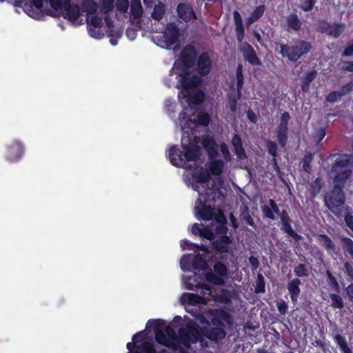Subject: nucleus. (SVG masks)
<instances>
[{
  "mask_svg": "<svg viewBox=\"0 0 353 353\" xmlns=\"http://www.w3.org/2000/svg\"><path fill=\"white\" fill-rule=\"evenodd\" d=\"M208 314L214 326L201 327L195 321H190L178 330L179 345L181 344L185 349L190 350L192 345L198 342L202 347H208L204 337L216 343L225 338L226 329L234 327V319L232 315L224 308L210 310Z\"/></svg>",
  "mask_w": 353,
  "mask_h": 353,
  "instance_id": "1",
  "label": "nucleus"
},
{
  "mask_svg": "<svg viewBox=\"0 0 353 353\" xmlns=\"http://www.w3.org/2000/svg\"><path fill=\"white\" fill-rule=\"evenodd\" d=\"M148 325L154 328L155 340L159 344L174 350L179 349L178 335L172 326L166 325L165 321L150 320Z\"/></svg>",
  "mask_w": 353,
  "mask_h": 353,
  "instance_id": "2",
  "label": "nucleus"
},
{
  "mask_svg": "<svg viewBox=\"0 0 353 353\" xmlns=\"http://www.w3.org/2000/svg\"><path fill=\"white\" fill-rule=\"evenodd\" d=\"M336 157L331 168L332 172L336 174L333 179V188L343 190L347 179L352 174V171L349 168L352 163L350 156L334 154L330 155V157Z\"/></svg>",
  "mask_w": 353,
  "mask_h": 353,
  "instance_id": "3",
  "label": "nucleus"
},
{
  "mask_svg": "<svg viewBox=\"0 0 353 353\" xmlns=\"http://www.w3.org/2000/svg\"><path fill=\"white\" fill-rule=\"evenodd\" d=\"M220 194V191L209 187L205 190L203 193L199 194L200 198L198 201H199L200 205L195 207L199 219L203 221H210L214 219V209L210 205H208V203L214 202L216 201V194Z\"/></svg>",
  "mask_w": 353,
  "mask_h": 353,
  "instance_id": "4",
  "label": "nucleus"
},
{
  "mask_svg": "<svg viewBox=\"0 0 353 353\" xmlns=\"http://www.w3.org/2000/svg\"><path fill=\"white\" fill-rule=\"evenodd\" d=\"M280 46L279 54L292 62H296L301 57L307 54L312 48L310 42L297 39L292 45L278 43Z\"/></svg>",
  "mask_w": 353,
  "mask_h": 353,
  "instance_id": "5",
  "label": "nucleus"
},
{
  "mask_svg": "<svg viewBox=\"0 0 353 353\" xmlns=\"http://www.w3.org/2000/svg\"><path fill=\"white\" fill-rule=\"evenodd\" d=\"M325 206L336 216H342L345 202V194L343 190L332 188L324 196Z\"/></svg>",
  "mask_w": 353,
  "mask_h": 353,
  "instance_id": "6",
  "label": "nucleus"
},
{
  "mask_svg": "<svg viewBox=\"0 0 353 353\" xmlns=\"http://www.w3.org/2000/svg\"><path fill=\"white\" fill-rule=\"evenodd\" d=\"M214 272H209L205 275L207 282L214 285H222L224 283L223 278L229 276L230 270L228 267L222 261H216L213 265Z\"/></svg>",
  "mask_w": 353,
  "mask_h": 353,
  "instance_id": "7",
  "label": "nucleus"
},
{
  "mask_svg": "<svg viewBox=\"0 0 353 353\" xmlns=\"http://www.w3.org/2000/svg\"><path fill=\"white\" fill-rule=\"evenodd\" d=\"M179 76L180 79L178 81V88L186 92H189L190 90L199 86L203 81V79L201 77L196 74H192L188 70H183V72L179 74Z\"/></svg>",
  "mask_w": 353,
  "mask_h": 353,
  "instance_id": "8",
  "label": "nucleus"
},
{
  "mask_svg": "<svg viewBox=\"0 0 353 353\" xmlns=\"http://www.w3.org/2000/svg\"><path fill=\"white\" fill-rule=\"evenodd\" d=\"M290 119V116L289 112H284L282 113L280 122L276 129L277 141L281 148H285L288 143Z\"/></svg>",
  "mask_w": 353,
  "mask_h": 353,
  "instance_id": "9",
  "label": "nucleus"
},
{
  "mask_svg": "<svg viewBox=\"0 0 353 353\" xmlns=\"http://www.w3.org/2000/svg\"><path fill=\"white\" fill-rule=\"evenodd\" d=\"M185 162L196 161L201 156V150L198 143L194 139H189L187 143H182Z\"/></svg>",
  "mask_w": 353,
  "mask_h": 353,
  "instance_id": "10",
  "label": "nucleus"
},
{
  "mask_svg": "<svg viewBox=\"0 0 353 353\" xmlns=\"http://www.w3.org/2000/svg\"><path fill=\"white\" fill-rule=\"evenodd\" d=\"M197 75L201 77L208 76L212 70V61L208 52H201L195 63Z\"/></svg>",
  "mask_w": 353,
  "mask_h": 353,
  "instance_id": "11",
  "label": "nucleus"
},
{
  "mask_svg": "<svg viewBox=\"0 0 353 353\" xmlns=\"http://www.w3.org/2000/svg\"><path fill=\"white\" fill-rule=\"evenodd\" d=\"M196 48L191 43L187 44L181 52V61L186 68H192L198 58Z\"/></svg>",
  "mask_w": 353,
  "mask_h": 353,
  "instance_id": "12",
  "label": "nucleus"
},
{
  "mask_svg": "<svg viewBox=\"0 0 353 353\" xmlns=\"http://www.w3.org/2000/svg\"><path fill=\"white\" fill-rule=\"evenodd\" d=\"M239 50L243 54L245 61H248L252 65L261 66L262 65L261 61L256 55L253 47L248 42L239 43Z\"/></svg>",
  "mask_w": 353,
  "mask_h": 353,
  "instance_id": "13",
  "label": "nucleus"
},
{
  "mask_svg": "<svg viewBox=\"0 0 353 353\" xmlns=\"http://www.w3.org/2000/svg\"><path fill=\"white\" fill-rule=\"evenodd\" d=\"M281 230L291 236L295 242L299 243L302 239V236L296 232L291 225L292 220L286 210H283L280 214Z\"/></svg>",
  "mask_w": 353,
  "mask_h": 353,
  "instance_id": "14",
  "label": "nucleus"
},
{
  "mask_svg": "<svg viewBox=\"0 0 353 353\" xmlns=\"http://www.w3.org/2000/svg\"><path fill=\"white\" fill-rule=\"evenodd\" d=\"M6 160L10 163L19 161L23 154L24 148L22 143L19 141H13L6 148Z\"/></svg>",
  "mask_w": 353,
  "mask_h": 353,
  "instance_id": "15",
  "label": "nucleus"
},
{
  "mask_svg": "<svg viewBox=\"0 0 353 353\" xmlns=\"http://www.w3.org/2000/svg\"><path fill=\"white\" fill-rule=\"evenodd\" d=\"M179 29L174 22L168 23L163 32V37L167 47L171 48L178 41Z\"/></svg>",
  "mask_w": 353,
  "mask_h": 353,
  "instance_id": "16",
  "label": "nucleus"
},
{
  "mask_svg": "<svg viewBox=\"0 0 353 353\" xmlns=\"http://www.w3.org/2000/svg\"><path fill=\"white\" fill-rule=\"evenodd\" d=\"M232 243V238L230 236H220L212 241V248L214 251L225 254L230 252V245Z\"/></svg>",
  "mask_w": 353,
  "mask_h": 353,
  "instance_id": "17",
  "label": "nucleus"
},
{
  "mask_svg": "<svg viewBox=\"0 0 353 353\" xmlns=\"http://www.w3.org/2000/svg\"><path fill=\"white\" fill-rule=\"evenodd\" d=\"M167 157L170 163L176 168H184L185 162L183 157V150L178 148L176 145L170 148Z\"/></svg>",
  "mask_w": 353,
  "mask_h": 353,
  "instance_id": "18",
  "label": "nucleus"
},
{
  "mask_svg": "<svg viewBox=\"0 0 353 353\" xmlns=\"http://www.w3.org/2000/svg\"><path fill=\"white\" fill-rule=\"evenodd\" d=\"M201 145L210 159H216L219 156L218 145L213 137L210 135L203 136L201 139Z\"/></svg>",
  "mask_w": 353,
  "mask_h": 353,
  "instance_id": "19",
  "label": "nucleus"
},
{
  "mask_svg": "<svg viewBox=\"0 0 353 353\" xmlns=\"http://www.w3.org/2000/svg\"><path fill=\"white\" fill-rule=\"evenodd\" d=\"M176 12L179 17L185 22L196 19L193 8L185 3H179L177 5Z\"/></svg>",
  "mask_w": 353,
  "mask_h": 353,
  "instance_id": "20",
  "label": "nucleus"
},
{
  "mask_svg": "<svg viewBox=\"0 0 353 353\" xmlns=\"http://www.w3.org/2000/svg\"><path fill=\"white\" fill-rule=\"evenodd\" d=\"M301 282L299 278H295L288 283L287 289L293 304H296L301 293L300 285Z\"/></svg>",
  "mask_w": 353,
  "mask_h": 353,
  "instance_id": "21",
  "label": "nucleus"
},
{
  "mask_svg": "<svg viewBox=\"0 0 353 353\" xmlns=\"http://www.w3.org/2000/svg\"><path fill=\"white\" fill-rule=\"evenodd\" d=\"M233 19L234 21V30L238 43H241L245 37V28L243 20L240 13L237 10L233 12Z\"/></svg>",
  "mask_w": 353,
  "mask_h": 353,
  "instance_id": "22",
  "label": "nucleus"
},
{
  "mask_svg": "<svg viewBox=\"0 0 353 353\" xmlns=\"http://www.w3.org/2000/svg\"><path fill=\"white\" fill-rule=\"evenodd\" d=\"M234 152L239 159H244L247 157L245 149L243 146L242 139L238 134H234L231 141Z\"/></svg>",
  "mask_w": 353,
  "mask_h": 353,
  "instance_id": "23",
  "label": "nucleus"
},
{
  "mask_svg": "<svg viewBox=\"0 0 353 353\" xmlns=\"http://www.w3.org/2000/svg\"><path fill=\"white\" fill-rule=\"evenodd\" d=\"M63 9L65 11V17H68L70 21L74 22L79 19L80 9L77 4H71L70 2H68L64 5Z\"/></svg>",
  "mask_w": 353,
  "mask_h": 353,
  "instance_id": "24",
  "label": "nucleus"
},
{
  "mask_svg": "<svg viewBox=\"0 0 353 353\" xmlns=\"http://www.w3.org/2000/svg\"><path fill=\"white\" fill-rule=\"evenodd\" d=\"M181 301L183 303H187L190 305H196L199 304H205V299L196 294L183 293L181 296Z\"/></svg>",
  "mask_w": 353,
  "mask_h": 353,
  "instance_id": "25",
  "label": "nucleus"
},
{
  "mask_svg": "<svg viewBox=\"0 0 353 353\" xmlns=\"http://www.w3.org/2000/svg\"><path fill=\"white\" fill-rule=\"evenodd\" d=\"M316 76L317 71L312 70L306 72L301 77L300 87L303 92H307L309 91L310 85Z\"/></svg>",
  "mask_w": 353,
  "mask_h": 353,
  "instance_id": "26",
  "label": "nucleus"
},
{
  "mask_svg": "<svg viewBox=\"0 0 353 353\" xmlns=\"http://www.w3.org/2000/svg\"><path fill=\"white\" fill-rule=\"evenodd\" d=\"M166 11L165 4L160 0L154 4L153 12L151 13V18L155 21H160L165 16Z\"/></svg>",
  "mask_w": 353,
  "mask_h": 353,
  "instance_id": "27",
  "label": "nucleus"
},
{
  "mask_svg": "<svg viewBox=\"0 0 353 353\" xmlns=\"http://www.w3.org/2000/svg\"><path fill=\"white\" fill-rule=\"evenodd\" d=\"M285 21L288 28L290 30L297 32L301 29L302 22L295 12L288 14L285 19Z\"/></svg>",
  "mask_w": 353,
  "mask_h": 353,
  "instance_id": "28",
  "label": "nucleus"
},
{
  "mask_svg": "<svg viewBox=\"0 0 353 353\" xmlns=\"http://www.w3.org/2000/svg\"><path fill=\"white\" fill-rule=\"evenodd\" d=\"M317 240L322 247H323L327 252H334L336 251V245L332 241L331 238L325 234H319L317 236Z\"/></svg>",
  "mask_w": 353,
  "mask_h": 353,
  "instance_id": "29",
  "label": "nucleus"
},
{
  "mask_svg": "<svg viewBox=\"0 0 353 353\" xmlns=\"http://www.w3.org/2000/svg\"><path fill=\"white\" fill-rule=\"evenodd\" d=\"M192 178L196 183H205L210 181V174L207 170L203 168H201L198 171L193 172Z\"/></svg>",
  "mask_w": 353,
  "mask_h": 353,
  "instance_id": "30",
  "label": "nucleus"
},
{
  "mask_svg": "<svg viewBox=\"0 0 353 353\" xmlns=\"http://www.w3.org/2000/svg\"><path fill=\"white\" fill-rule=\"evenodd\" d=\"M209 163V171L213 175L219 176L222 174L225 164L222 160L215 159Z\"/></svg>",
  "mask_w": 353,
  "mask_h": 353,
  "instance_id": "31",
  "label": "nucleus"
},
{
  "mask_svg": "<svg viewBox=\"0 0 353 353\" xmlns=\"http://www.w3.org/2000/svg\"><path fill=\"white\" fill-rule=\"evenodd\" d=\"M191 263L192 268L196 270H204L208 268L205 257L200 253H197L193 256Z\"/></svg>",
  "mask_w": 353,
  "mask_h": 353,
  "instance_id": "32",
  "label": "nucleus"
},
{
  "mask_svg": "<svg viewBox=\"0 0 353 353\" xmlns=\"http://www.w3.org/2000/svg\"><path fill=\"white\" fill-rule=\"evenodd\" d=\"M130 12L134 19H139L143 15V9L140 0H132Z\"/></svg>",
  "mask_w": 353,
  "mask_h": 353,
  "instance_id": "33",
  "label": "nucleus"
},
{
  "mask_svg": "<svg viewBox=\"0 0 353 353\" xmlns=\"http://www.w3.org/2000/svg\"><path fill=\"white\" fill-rule=\"evenodd\" d=\"M265 12V5H260L250 13V16L247 19L246 24L250 26L259 20L263 15Z\"/></svg>",
  "mask_w": 353,
  "mask_h": 353,
  "instance_id": "34",
  "label": "nucleus"
},
{
  "mask_svg": "<svg viewBox=\"0 0 353 353\" xmlns=\"http://www.w3.org/2000/svg\"><path fill=\"white\" fill-rule=\"evenodd\" d=\"M139 348L145 353H169L168 351L165 349L161 350L159 352L155 350L153 343L151 341H144L141 343V346H139ZM128 353H143L139 351H135V352H128Z\"/></svg>",
  "mask_w": 353,
  "mask_h": 353,
  "instance_id": "35",
  "label": "nucleus"
},
{
  "mask_svg": "<svg viewBox=\"0 0 353 353\" xmlns=\"http://www.w3.org/2000/svg\"><path fill=\"white\" fill-rule=\"evenodd\" d=\"M236 92L239 95V98L241 97V90L243 86L244 77L243 74V66L241 64H239L236 71Z\"/></svg>",
  "mask_w": 353,
  "mask_h": 353,
  "instance_id": "36",
  "label": "nucleus"
},
{
  "mask_svg": "<svg viewBox=\"0 0 353 353\" xmlns=\"http://www.w3.org/2000/svg\"><path fill=\"white\" fill-rule=\"evenodd\" d=\"M334 340L337 345L340 347L342 353H352V351L349 347L346 341V339L344 336L336 334L334 336Z\"/></svg>",
  "mask_w": 353,
  "mask_h": 353,
  "instance_id": "37",
  "label": "nucleus"
},
{
  "mask_svg": "<svg viewBox=\"0 0 353 353\" xmlns=\"http://www.w3.org/2000/svg\"><path fill=\"white\" fill-rule=\"evenodd\" d=\"M313 154H312L311 152H307L306 154H305L301 160L303 170L308 174L311 173L312 170L311 163L313 161Z\"/></svg>",
  "mask_w": 353,
  "mask_h": 353,
  "instance_id": "38",
  "label": "nucleus"
},
{
  "mask_svg": "<svg viewBox=\"0 0 353 353\" xmlns=\"http://www.w3.org/2000/svg\"><path fill=\"white\" fill-rule=\"evenodd\" d=\"M82 6L89 14H95L98 9V5L94 0H83Z\"/></svg>",
  "mask_w": 353,
  "mask_h": 353,
  "instance_id": "39",
  "label": "nucleus"
},
{
  "mask_svg": "<svg viewBox=\"0 0 353 353\" xmlns=\"http://www.w3.org/2000/svg\"><path fill=\"white\" fill-rule=\"evenodd\" d=\"M323 180L320 177H317L310 185L311 190L310 194L313 197H315L320 192L323 188Z\"/></svg>",
  "mask_w": 353,
  "mask_h": 353,
  "instance_id": "40",
  "label": "nucleus"
},
{
  "mask_svg": "<svg viewBox=\"0 0 353 353\" xmlns=\"http://www.w3.org/2000/svg\"><path fill=\"white\" fill-rule=\"evenodd\" d=\"M332 303L331 306L335 309H343L344 307V302L342 297L338 293H331L330 294Z\"/></svg>",
  "mask_w": 353,
  "mask_h": 353,
  "instance_id": "41",
  "label": "nucleus"
},
{
  "mask_svg": "<svg viewBox=\"0 0 353 353\" xmlns=\"http://www.w3.org/2000/svg\"><path fill=\"white\" fill-rule=\"evenodd\" d=\"M327 282L332 288L336 292H340V285L335 276H333L330 270L326 271Z\"/></svg>",
  "mask_w": 353,
  "mask_h": 353,
  "instance_id": "42",
  "label": "nucleus"
},
{
  "mask_svg": "<svg viewBox=\"0 0 353 353\" xmlns=\"http://www.w3.org/2000/svg\"><path fill=\"white\" fill-rule=\"evenodd\" d=\"M266 148L269 154L273 157V161L275 165H277L276 157H277V143L273 141L268 140L266 141Z\"/></svg>",
  "mask_w": 353,
  "mask_h": 353,
  "instance_id": "43",
  "label": "nucleus"
},
{
  "mask_svg": "<svg viewBox=\"0 0 353 353\" xmlns=\"http://www.w3.org/2000/svg\"><path fill=\"white\" fill-rule=\"evenodd\" d=\"M143 337H144V334L142 332H137L135 334H134V336L132 337V341H134V343L128 342L126 345V347L129 350L128 352H132V350L134 347L141 350V348L139 347V346H141V344L140 345H137V343L139 342V340H137V339L141 338V339L142 340L143 339Z\"/></svg>",
  "mask_w": 353,
  "mask_h": 353,
  "instance_id": "44",
  "label": "nucleus"
},
{
  "mask_svg": "<svg viewBox=\"0 0 353 353\" xmlns=\"http://www.w3.org/2000/svg\"><path fill=\"white\" fill-rule=\"evenodd\" d=\"M265 291V283L262 274H257L256 281L255 292L256 294L264 293Z\"/></svg>",
  "mask_w": 353,
  "mask_h": 353,
  "instance_id": "45",
  "label": "nucleus"
},
{
  "mask_svg": "<svg viewBox=\"0 0 353 353\" xmlns=\"http://www.w3.org/2000/svg\"><path fill=\"white\" fill-rule=\"evenodd\" d=\"M210 116L205 112H199L196 116V121L198 124L204 127H206L210 124Z\"/></svg>",
  "mask_w": 353,
  "mask_h": 353,
  "instance_id": "46",
  "label": "nucleus"
},
{
  "mask_svg": "<svg viewBox=\"0 0 353 353\" xmlns=\"http://www.w3.org/2000/svg\"><path fill=\"white\" fill-rule=\"evenodd\" d=\"M189 100L194 103L199 104L203 101L205 98L204 92L201 90H197L188 96Z\"/></svg>",
  "mask_w": 353,
  "mask_h": 353,
  "instance_id": "47",
  "label": "nucleus"
},
{
  "mask_svg": "<svg viewBox=\"0 0 353 353\" xmlns=\"http://www.w3.org/2000/svg\"><path fill=\"white\" fill-rule=\"evenodd\" d=\"M344 29V25L341 23L334 24L330 26L328 34L334 38H338Z\"/></svg>",
  "mask_w": 353,
  "mask_h": 353,
  "instance_id": "48",
  "label": "nucleus"
},
{
  "mask_svg": "<svg viewBox=\"0 0 353 353\" xmlns=\"http://www.w3.org/2000/svg\"><path fill=\"white\" fill-rule=\"evenodd\" d=\"M49 3L51 8L54 10H61L65 3L70 2L71 0H46Z\"/></svg>",
  "mask_w": 353,
  "mask_h": 353,
  "instance_id": "49",
  "label": "nucleus"
},
{
  "mask_svg": "<svg viewBox=\"0 0 353 353\" xmlns=\"http://www.w3.org/2000/svg\"><path fill=\"white\" fill-rule=\"evenodd\" d=\"M294 274L298 277H304L309 275L308 270L303 263L299 264L298 266L294 269Z\"/></svg>",
  "mask_w": 353,
  "mask_h": 353,
  "instance_id": "50",
  "label": "nucleus"
},
{
  "mask_svg": "<svg viewBox=\"0 0 353 353\" xmlns=\"http://www.w3.org/2000/svg\"><path fill=\"white\" fill-rule=\"evenodd\" d=\"M342 97V94L339 91H333L326 96L325 100L330 103H334L341 101Z\"/></svg>",
  "mask_w": 353,
  "mask_h": 353,
  "instance_id": "51",
  "label": "nucleus"
},
{
  "mask_svg": "<svg viewBox=\"0 0 353 353\" xmlns=\"http://www.w3.org/2000/svg\"><path fill=\"white\" fill-rule=\"evenodd\" d=\"M343 248L353 259V241L348 237L342 238Z\"/></svg>",
  "mask_w": 353,
  "mask_h": 353,
  "instance_id": "52",
  "label": "nucleus"
},
{
  "mask_svg": "<svg viewBox=\"0 0 353 353\" xmlns=\"http://www.w3.org/2000/svg\"><path fill=\"white\" fill-rule=\"evenodd\" d=\"M317 1L318 0H305L301 2L299 7L304 12H310L314 8Z\"/></svg>",
  "mask_w": 353,
  "mask_h": 353,
  "instance_id": "53",
  "label": "nucleus"
},
{
  "mask_svg": "<svg viewBox=\"0 0 353 353\" xmlns=\"http://www.w3.org/2000/svg\"><path fill=\"white\" fill-rule=\"evenodd\" d=\"M102 18L97 15L87 18V23L90 27L100 28L102 26Z\"/></svg>",
  "mask_w": 353,
  "mask_h": 353,
  "instance_id": "54",
  "label": "nucleus"
},
{
  "mask_svg": "<svg viewBox=\"0 0 353 353\" xmlns=\"http://www.w3.org/2000/svg\"><path fill=\"white\" fill-rule=\"evenodd\" d=\"M220 151L227 162H230L232 160V156L228 148V145L225 142H222L220 144Z\"/></svg>",
  "mask_w": 353,
  "mask_h": 353,
  "instance_id": "55",
  "label": "nucleus"
},
{
  "mask_svg": "<svg viewBox=\"0 0 353 353\" xmlns=\"http://www.w3.org/2000/svg\"><path fill=\"white\" fill-rule=\"evenodd\" d=\"M200 236L212 241L214 239V232L210 228L203 226Z\"/></svg>",
  "mask_w": 353,
  "mask_h": 353,
  "instance_id": "56",
  "label": "nucleus"
},
{
  "mask_svg": "<svg viewBox=\"0 0 353 353\" xmlns=\"http://www.w3.org/2000/svg\"><path fill=\"white\" fill-rule=\"evenodd\" d=\"M116 8L121 12H126L129 8L128 0H117Z\"/></svg>",
  "mask_w": 353,
  "mask_h": 353,
  "instance_id": "57",
  "label": "nucleus"
},
{
  "mask_svg": "<svg viewBox=\"0 0 353 353\" xmlns=\"http://www.w3.org/2000/svg\"><path fill=\"white\" fill-rule=\"evenodd\" d=\"M114 0H102V10L105 14H108L109 12H111L114 8Z\"/></svg>",
  "mask_w": 353,
  "mask_h": 353,
  "instance_id": "58",
  "label": "nucleus"
},
{
  "mask_svg": "<svg viewBox=\"0 0 353 353\" xmlns=\"http://www.w3.org/2000/svg\"><path fill=\"white\" fill-rule=\"evenodd\" d=\"M276 303L279 314L281 315H285L287 313L288 309L287 303L283 299H280L276 301Z\"/></svg>",
  "mask_w": 353,
  "mask_h": 353,
  "instance_id": "59",
  "label": "nucleus"
},
{
  "mask_svg": "<svg viewBox=\"0 0 353 353\" xmlns=\"http://www.w3.org/2000/svg\"><path fill=\"white\" fill-rule=\"evenodd\" d=\"M228 228L227 227V223H222L219 225H216L214 229V233L220 235V236H228Z\"/></svg>",
  "mask_w": 353,
  "mask_h": 353,
  "instance_id": "60",
  "label": "nucleus"
},
{
  "mask_svg": "<svg viewBox=\"0 0 353 353\" xmlns=\"http://www.w3.org/2000/svg\"><path fill=\"white\" fill-rule=\"evenodd\" d=\"M241 98H239L238 93H236V97L235 96L229 97L228 106L232 112H234L236 111L237 102L238 100H239Z\"/></svg>",
  "mask_w": 353,
  "mask_h": 353,
  "instance_id": "61",
  "label": "nucleus"
},
{
  "mask_svg": "<svg viewBox=\"0 0 353 353\" xmlns=\"http://www.w3.org/2000/svg\"><path fill=\"white\" fill-rule=\"evenodd\" d=\"M330 28V23L326 21H321L317 27V32L324 34L327 33Z\"/></svg>",
  "mask_w": 353,
  "mask_h": 353,
  "instance_id": "62",
  "label": "nucleus"
},
{
  "mask_svg": "<svg viewBox=\"0 0 353 353\" xmlns=\"http://www.w3.org/2000/svg\"><path fill=\"white\" fill-rule=\"evenodd\" d=\"M261 210L263 214L264 218H268L270 220H274L275 216L273 213L271 207L263 205L261 207Z\"/></svg>",
  "mask_w": 353,
  "mask_h": 353,
  "instance_id": "63",
  "label": "nucleus"
},
{
  "mask_svg": "<svg viewBox=\"0 0 353 353\" xmlns=\"http://www.w3.org/2000/svg\"><path fill=\"white\" fill-rule=\"evenodd\" d=\"M343 57L353 56V39L347 41V46L342 52Z\"/></svg>",
  "mask_w": 353,
  "mask_h": 353,
  "instance_id": "64",
  "label": "nucleus"
}]
</instances>
